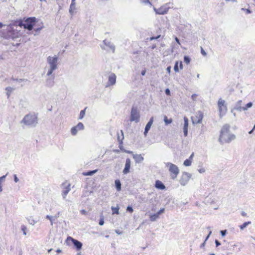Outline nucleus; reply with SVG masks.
<instances>
[{"label": "nucleus", "instance_id": "21", "mask_svg": "<svg viewBox=\"0 0 255 255\" xmlns=\"http://www.w3.org/2000/svg\"><path fill=\"white\" fill-rule=\"evenodd\" d=\"M155 186L156 188L159 189L163 190L165 189V185L163 184V183L161 181L159 180H157L155 182Z\"/></svg>", "mask_w": 255, "mask_h": 255}, {"label": "nucleus", "instance_id": "38", "mask_svg": "<svg viewBox=\"0 0 255 255\" xmlns=\"http://www.w3.org/2000/svg\"><path fill=\"white\" fill-rule=\"evenodd\" d=\"M178 62H176L175 64L174 67V70L175 72H178Z\"/></svg>", "mask_w": 255, "mask_h": 255}, {"label": "nucleus", "instance_id": "42", "mask_svg": "<svg viewBox=\"0 0 255 255\" xmlns=\"http://www.w3.org/2000/svg\"><path fill=\"white\" fill-rule=\"evenodd\" d=\"M164 210H165L164 208H162V209H160V210L156 213L159 216L160 214L164 213Z\"/></svg>", "mask_w": 255, "mask_h": 255}, {"label": "nucleus", "instance_id": "28", "mask_svg": "<svg viewBox=\"0 0 255 255\" xmlns=\"http://www.w3.org/2000/svg\"><path fill=\"white\" fill-rule=\"evenodd\" d=\"M115 186L118 191L121 190V183L119 180H116L115 181Z\"/></svg>", "mask_w": 255, "mask_h": 255}, {"label": "nucleus", "instance_id": "20", "mask_svg": "<svg viewBox=\"0 0 255 255\" xmlns=\"http://www.w3.org/2000/svg\"><path fill=\"white\" fill-rule=\"evenodd\" d=\"M242 101H238L235 104L234 109L241 112L243 110V107L242 106Z\"/></svg>", "mask_w": 255, "mask_h": 255}, {"label": "nucleus", "instance_id": "41", "mask_svg": "<svg viewBox=\"0 0 255 255\" xmlns=\"http://www.w3.org/2000/svg\"><path fill=\"white\" fill-rule=\"evenodd\" d=\"M220 233H221V236L222 237H224V236H225L226 235V234L227 233V230H225L221 231Z\"/></svg>", "mask_w": 255, "mask_h": 255}, {"label": "nucleus", "instance_id": "14", "mask_svg": "<svg viewBox=\"0 0 255 255\" xmlns=\"http://www.w3.org/2000/svg\"><path fill=\"white\" fill-rule=\"evenodd\" d=\"M63 185L64 186V187L62 192V196L63 199H65L66 197V196L71 190V188L70 184H66V183H65L63 184Z\"/></svg>", "mask_w": 255, "mask_h": 255}, {"label": "nucleus", "instance_id": "57", "mask_svg": "<svg viewBox=\"0 0 255 255\" xmlns=\"http://www.w3.org/2000/svg\"><path fill=\"white\" fill-rule=\"evenodd\" d=\"M175 40L179 44H180V42H179V39L177 38V37H175Z\"/></svg>", "mask_w": 255, "mask_h": 255}, {"label": "nucleus", "instance_id": "47", "mask_svg": "<svg viewBox=\"0 0 255 255\" xmlns=\"http://www.w3.org/2000/svg\"><path fill=\"white\" fill-rule=\"evenodd\" d=\"M14 181H15V182L17 183V182H18L19 181V179L18 178H17L16 175H14Z\"/></svg>", "mask_w": 255, "mask_h": 255}, {"label": "nucleus", "instance_id": "61", "mask_svg": "<svg viewBox=\"0 0 255 255\" xmlns=\"http://www.w3.org/2000/svg\"><path fill=\"white\" fill-rule=\"evenodd\" d=\"M61 252H62L61 250H60V249H58V250H57V251H56V252H57V253H61Z\"/></svg>", "mask_w": 255, "mask_h": 255}, {"label": "nucleus", "instance_id": "23", "mask_svg": "<svg viewBox=\"0 0 255 255\" xmlns=\"http://www.w3.org/2000/svg\"><path fill=\"white\" fill-rule=\"evenodd\" d=\"M59 215V213L58 214ZM58 217V215L55 216H52L50 215H47L46 216V218L49 220L50 221L51 225L52 226L53 225L54 221L57 219Z\"/></svg>", "mask_w": 255, "mask_h": 255}, {"label": "nucleus", "instance_id": "58", "mask_svg": "<svg viewBox=\"0 0 255 255\" xmlns=\"http://www.w3.org/2000/svg\"><path fill=\"white\" fill-rule=\"evenodd\" d=\"M82 214H85L87 212L85 210H82L81 211Z\"/></svg>", "mask_w": 255, "mask_h": 255}, {"label": "nucleus", "instance_id": "1", "mask_svg": "<svg viewBox=\"0 0 255 255\" xmlns=\"http://www.w3.org/2000/svg\"><path fill=\"white\" fill-rule=\"evenodd\" d=\"M38 123V115L34 113H30L24 116L20 121V124L23 128L35 127Z\"/></svg>", "mask_w": 255, "mask_h": 255}, {"label": "nucleus", "instance_id": "32", "mask_svg": "<svg viewBox=\"0 0 255 255\" xmlns=\"http://www.w3.org/2000/svg\"><path fill=\"white\" fill-rule=\"evenodd\" d=\"M164 121L165 125H167L172 122V120L171 119H168L166 116H164Z\"/></svg>", "mask_w": 255, "mask_h": 255}, {"label": "nucleus", "instance_id": "34", "mask_svg": "<svg viewBox=\"0 0 255 255\" xmlns=\"http://www.w3.org/2000/svg\"><path fill=\"white\" fill-rule=\"evenodd\" d=\"M119 207H112V210L113 211V214H119Z\"/></svg>", "mask_w": 255, "mask_h": 255}, {"label": "nucleus", "instance_id": "30", "mask_svg": "<svg viewBox=\"0 0 255 255\" xmlns=\"http://www.w3.org/2000/svg\"><path fill=\"white\" fill-rule=\"evenodd\" d=\"M26 219L28 221L29 224L32 225H34L35 224H36L37 222V221H35V220L32 219L31 217L29 218H27Z\"/></svg>", "mask_w": 255, "mask_h": 255}, {"label": "nucleus", "instance_id": "53", "mask_svg": "<svg viewBox=\"0 0 255 255\" xmlns=\"http://www.w3.org/2000/svg\"><path fill=\"white\" fill-rule=\"evenodd\" d=\"M146 73V70H142L141 72V74L142 75V76H144L145 74Z\"/></svg>", "mask_w": 255, "mask_h": 255}, {"label": "nucleus", "instance_id": "15", "mask_svg": "<svg viewBox=\"0 0 255 255\" xmlns=\"http://www.w3.org/2000/svg\"><path fill=\"white\" fill-rule=\"evenodd\" d=\"M130 164H131L130 159L129 158L126 159L125 166L123 171V173L124 174H127L129 172V169L130 168Z\"/></svg>", "mask_w": 255, "mask_h": 255}, {"label": "nucleus", "instance_id": "45", "mask_svg": "<svg viewBox=\"0 0 255 255\" xmlns=\"http://www.w3.org/2000/svg\"><path fill=\"white\" fill-rule=\"evenodd\" d=\"M141 2L144 3H149L151 4L149 0H140Z\"/></svg>", "mask_w": 255, "mask_h": 255}, {"label": "nucleus", "instance_id": "4", "mask_svg": "<svg viewBox=\"0 0 255 255\" xmlns=\"http://www.w3.org/2000/svg\"><path fill=\"white\" fill-rule=\"evenodd\" d=\"M165 164L166 167H169V171L171 173V178L172 179H175L179 173V169L178 167L176 165L171 162H167Z\"/></svg>", "mask_w": 255, "mask_h": 255}, {"label": "nucleus", "instance_id": "25", "mask_svg": "<svg viewBox=\"0 0 255 255\" xmlns=\"http://www.w3.org/2000/svg\"><path fill=\"white\" fill-rule=\"evenodd\" d=\"M98 171L97 169L89 171L87 172H84L83 174L85 176H91L94 174L96 173Z\"/></svg>", "mask_w": 255, "mask_h": 255}, {"label": "nucleus", "instance_id": "17", "mask_svg": "<svg viewBox=\"0 0 255 255\" xmlns=\"http://www.w3.org/2000/svg\"><path fill=\"white\" fill-rule=\"evenodd\" d=\"M184 126H183V132L184 135L186 137L188 134V119L186 117L184 118Z\"/></svg>", "mask_w": 255, "mask_h": 255}, {"label": "nucleus", "instance_id": "48", "mask_svg": "<svg viewBox=\"0 0 255 255\" xmlns=\"http://www.w3.org/2000/svg\"><path fill=\"white\" fill-rule=\"evenodd\" d=\"M5 90L7 91L8 92H11L12 90V89L10 87H8L6 88Z\"/></svg>", "mask_w": 255, "mask_h": 255}, {"label": "nucleus", "instance_id": "36", "mask_svg": "<svg viewBox=\"0 0 255 255\" xmlns=\"http://www.w3.org/2000/svg\"><path fill=\"white\" fill-rule=\"evenodd\" d=\"M85 110H86V109H85L83 110H82L80 112V115H79V119H82L84 118V117L85 115Z\"/></svg>", "mask_w": 255, "mask_h": 255}, {"label": "nucleus", "instance_id": "60", "mask_svg": "<svg viewBox=\"0 0 255 255\" xmlns=\"http://www.w3.org/2000/svg\"><path fill=\"white\" fill-rule=\"evenodd\" d=\"M205 242H206V241H205L203 243H202V244L201 245V246H200V247H201V248H202V247H204L205 244Z\"/></svg>", "mask_w": 255, "mask_h": 255}, {"label": "nucleus", "instance_id": "56", "mask_svg": "<svg viewBox=\"0 0 255 255\" xmlns=\"http://www.w3.org/2000/svg\"><path fill=\"white\" fill-rule=\"evenodd\" d=\"M193 156H194V153H192L188 159H190L192 161Z\"/></svg>", "mask_w": 255, "mask_h": 255}, {"label": "nucleus", "instance_id": "10", "mask_svg": "<svg viewBox=\"0 0 255 255\" xmlns=\"http://www.w3.org/2000/svg\"><path fill=\"white\" fill-rule=\"evenodd\" d=\"M70 241L73 243L77 250H80L81 249L82 247V243L77 240L72 238L71 237H68L66 240V242L68 244H69Z\"/></svg>", "mask_w": 255, "mask_h": 255}, {"label": "nucleus", "instance_id": "19", "mask_svg": "<svg viewBox=\"0 0 255 255\" xmlns=\"http://www.w3.org/2000/svg\"><path fill=\"white\" fill-rule=\"evenodd\" d=\"M133 158L136 163H141L144 159L143 157L141 154H133Z\"/></svg>", "mask_w": 255, "mask_h": 255}, {"label": "nucleus", "instance_id": "49", "mask_svg": "<svg viewBox=\"0 0 255 255\" xmlns=\"http://www.w3.org/2000/svg\"><path fill=\"white\" fill-rule=\"evenodd\" d=\"M165 94L167 95H169L170 94V91L169 89H166L165 91Z\"/></svg>", "mask_w": 255, "mask_h": 255}, {"label": "nucleus", "instance_id": "5", "mask_svg": "<svg viewBox=\"0 0 255 255\" xmlns=\"http://www.w3.org/2000/svg\"><path fill=\"white\" fill-rule=\"evenodd\" d=\"M172 5V3H166L159 8L156 9L154 8V10L157 14H165L168 12L169 8L173 7Z\"/></svg>", "mask_w": 255, "mask_h": 255}, {"label": "nucleus", "instance_id": "43", "mask_svg": "<svg viewBox=\"0 0 255 255\" xmlns=\"http://www.w3.org/2000/svg\"><path fill=\"white\" fill-rule=\"evenodd\" d=\"M41 25H42L40 27L35 29V30L36 31V32H39V31H40L42 29V28L43 27L42 23H41Z\"/></svg>", "mask_w": 255, "mask_h": 255}, {"label": "nucleus", "instance_id": "46", "mask_svg": "<svg viewBox=\"0 0 255 255\" xmlns=\"http://www.w3.org/2000/svg\"><path fill=\"white\" fill-rule=\"evenodd\" d=\"M201 53L203 56H206L207 55L206 52L204 50V49L202 47L201 49Z\"/></svg>", "mask_w": 255, "mask_h": 255}, {"label": "nucleus", "instance_id": "6", "mask_svg": "<svg viewBox=\"0 0 255 255\" xmlns=\"http://www.w3.org/2000/svg\"><path fill=\"white\" fill-rule=\"evenodd\" d=\"M36 18L34 17L28 18L24 23L22 24V26H23L24 28L31 30L36 22Z\"/></svg>", "mask_w": 255, "mask_h": 255}, {"label": "nucleus", "instance_id": "7", "mask_svg": "<svg viewBox=\"0 0 255 255\" xmlns=\"http://www.w3.org/2000/svg\"><path fill=\"white\" fill-rule=\"evenodd\" d=\"M218 106L220 117H222L227 112V107L225 105V101L222 99H220L218 102Z\"/></svg>", "mask_w": 255, "mask_h": 255}, {"label": "nucleus", "instance_id": "31", "mask_svg": "<svg viewBox=\"0 0 255 255\" xmlns=\"http://www.w3.org/2000/svg\"><path fill=\"white\" fill-rule=\"evenodd\" d=\"M192 161L190 159H186L183 163V165L185 166H189L191 165Z\"/></svg>", "mask_w": 255, "mask_h": 255}, {"label": "nucleus", "instance_id": "55", "mask_svg": "<svg viewBox=\"0 0 255 255\" xmlns=\"http://www.w3.org/2000/svg\"><path fill=\"white\" fill-rule=\"evenodd\" d=\"M197 97V95L196 94H193L192 95V99L193 100H195L196 97Z\"/></svg>", "mask_w": 255, "mask_h": 255}, {"label": "nucleus", "instance_id": "52", "mask_svg": "<svg viewBox=\"0 0 255 255\" xmlns=\"http://www.w3.org/2000/svg\"><path fill=\"white\" fill-rule=\"evenodd\" d=\"M160 36V35H158L156 37H152L150 38V40H153V39H158Z\"/></svg>", "mask_w": 255, "mask_h": 255}, {"label": "nucleus", "instance_id": "11", "mask_svg": "<svg viewBox=\"0 0 255 255\" xmlns=\"http://www.w3.org/2000/svg\"><path fill=\"white\" fill-rule=\"evenodd\" d=\"M116 79V75L114 73H111L108 77V82L107 84L106 87L115 85Z\"/></svg>", "mask_w": 255, "mask_h": 255}, {"label": "nucleus", "instance_id": "54", "mask_svg": "<svg viewBox=\"0 0 255 255\" xmlns=\"http://www.w3.org/2000/svg\"><path fill=\"white\" fill-rule=\"evenodd\" d=\"M170 69H171V67L170 66H168L166 68V70H167V72H168L169 73H170Z\"/></svg>", "mask_w": 255, "mask_h": 255}, {"label": "nucleus", "instance_id": "18", "mask_svg": "<svg viewBox=\"0 0 255 255\" xmlns=\"http://www.w3.org/2000/svg\"><path fill=\"white\" fill-rule=\"evenodd\" d=\"M104 44L109 47L111 50H112L113 52H115V45L111 42L107 40H104L103 41Z\"/></svg>", "mask_w": 255, "mask_h": 255}, {"label": "nucleus", "instance_id": "63", "mask_svg": "<svg viewBox=\"0 0 255 255\" xmlns=\"http://www.w3.org/2000/svg\"><path fill=\"white\" fill-rule=\"evenodd\" d=\"M254 130H253V129H252L251 130H250L249 132V134H252L253 133V132L254 131Z\"/></svg>", "mask_w": 255, "mask_h": 255}, {"label": "nucleus", "instance_id": "44", "mask_svg": "<svg viewBox=\"0 0 255 255\" xmlns=\"http://www.w3.org/2000/svg\"><path fill=\"white\" fill-rule=\"evenodd\" d=\"M99 225L100 226H103L104 224V218H101L100 220V221H99Z\"/></svg>", "mask_w": 255, "mask_h": 255}, {"label": "nucleus", "instance_id": "22", "mask_svg": "<svg viewBox=\"0 0 255 255\" xmlns=\"http://www.w3.org/2000/svg\"><path fill=\"white\" fill-rule=\"evenodd\" d=\"M197 115L196 116L197 118V120L195 121L196 123H200L203 119V115L201 112L198 111L197 113Z\"/></svg>", "mask_w": 255, "mask_h": 255}, {"label": "nucleus", "instance_id": "62", "mask_svg": "<svg viewBox=\"0 0 255 255\" xmlns=\"http://www.w3.org/2000/svg\"><path fill=\"white\" fill-rule=\"evenodd\" d=\"M116 233L119 235L121 234V232H120L119 231H118V230H116Z\"/></svg>", "mask_w": 255, "mask_h": 255}, {"label": "nucleus", "instance_id": "37", "mask_svg": "<svg viewBox=\"0 0 255 255\" xmlns=\"http://www.w3.org/2000/svg\"><path fill=\"white\" fill-rule=\"evenodd\" d=\"M21 229L22 231H23V234L24 235H26V231L27 230L26 227L24 225H22L21 226Z\"/></svg>", "mask_w": 255, "mask_h": 255}, {"label": "nucleus", "instance_id": "27", "mask_svg": "<svg viewBox=\"0 0 255 255\" xmlns=\"http://www.w3.org/2000/svg\"><path fill=\"white\" fill-rule=\"evenodd\" d=\"M7 174L3 175L1 177H0V193L2 191V183L5 181V177Z\"/></svg>", "mask_w": 255, "mask_h": 255}, {"label": "nucleus", "instance_id": "29", "mask_svg": "<svg viewBox=\"0 0 255 255\" xmlns=\"http://www.w3.org/2000/svg\"><path fill=\"white\" fill-rule=\"evenodd\" d=\"M251 224V222L248 221L245 222L242 225L240 226V228L241 230H243L245 228H246L248 225Z\"/></svg>", "mask_w": 255, "mask_h": 255}, {"label": "nucleus", "instance_id": "9", "mask_svg": "<svg viewBox=\"0 0 255 255\" xmlns=\"http://www.w3.org/2000/svg\"><path fill=\"white\" fill-rule=\"evenodd\" d=\"M191 178V174L187 172H184L182 174V176L179 180L180 184L182 186L186 185Z\"/></svg>", "mask_w": 255, "mask_h": 255}, {"label": "nucleus", "instance_id": "3", "mask_svg": "<svg viewBox=\"0 0 255 255\" xmlns=\"http://www.w3.org/2000/svg\"><path fill=\"white\" fill-rule=\"evenodd\" d=\"M58 57L56 55L54 56H49L47 58V63L48 64L47 76L51 75L53 72L58 68Z\"/></svg>", "mask_w": 255, "mask_h": 255}, {"label": "nucleus", "instance_id": "24", "mask_svg": "<svg viewBox=\"0 0 255 255\" xmlns=\"http://www.w3.org/2000/svg\"><path fill=\"white\" fill-rule=\"evenodd\" d=\"M75 9L76 3H71L69 8V12L71 15H73L74 14Z\"/></svg>", "mask_w": 255, "mask_h": 255}, {"label": "nucleus", "instance_id": "64", "mask_svg": "<svg viewBox=\"0 0 255 255\" xmlns=\"http://www.w3.org/2000/svg\"><path fill=\"white\" fill-rule=\"evenodd\" d=\"M180 67L181 69H182V62H180Z\"/></svg>", "mask_w": 255, "mask_h": 255}, {"label": "nucleus", "instance_id": "12", "mask_svg": "<svg viewBox=\"0 0 255 255\" xmlns=\"http://www.w3.org/2000/svg\"><path fill=\"white\" fill-rule=\"evenodd\" d=\"M84 128V126L82 123H79L78 125L73 127L71 129V134L73 135H75L78 130H83Z\"/></svg>", "mask_w": 255, "mask_h": 255}, {"label": "nucleus", "instance_id": "40", "mask_svg": "<svg viewBox=\"0 0 255 255\" xmlns=\"http://www.w3.org/2000/svg\"><path fill=\"white\" fill-rule=\"evenodd\" d=\"M241 10H242L246 11V13H248V14L251 13L252 12L251 10L250 9H246V8H242Z\"/></svg>", "mask_w": 255, "mask_h": 255}, {"label": "nucleus", "instance_id": "51", "mask_svg": "<svg viewBox=\"0 0 255 255\" xmlns=\"http://www.w3.org/2000/svg\"><path fill=\"white\" fill-rule=\"evenodd\" d=\"M198 171L200 173H204L205 171V170L204 168H201V169L198 170Z\"/></svg>", "mask_w": 255, "mask_h": 255}, {"label": "nucleus", "instance_id": "33", "mask_svg": "<svg viewBox=\"0 0 255 255\" xmlns=\"http://www.w3.org/2000/svg\"><path fill=\"white\" fill-rule=\"evenodd\" d=\"M253 103L252 102H249L246 105L245 107H243V111H246L248 110V109L252 107Z\"/></svg>", "mask_w": 255, "mask_h": 255}, {"label": "nucleus", "instance_id": "2", "mask_svg": "<svg viewBox=\"0 0 255 255\" xmlns=\"http://www.w3.org/2000/svg\"><path fill=\"white\" fill-rule=\"evenodd\" d=\"M230 126L229 125L226 124L223 127L221 130L219 140L222 144L229 143L236 138L235 134L230 133Z\"/></svg>", "mask_w": 255, "mask_h": 255}, {"label": "nucleus", "instance_id": "39", "mask_svg": "<svg viewBox=\"0 0 255 255\" xmlns=\"http://www.w3.org/2000/svg\"><path fill=\"white\" fill-rule=\"evenodd\" d=\"M127 211L131 213L133 212V210L132 207L128 206L127 208Z\"/></svg>", "mask_w": 255, "mask_h": 255}, {"label": "nucleus", "instance_id": "26", "mask_svg": "<svg viewBox=\"0 0 255 255\" xmlns=\"http://www.w3.org/2000/svg\"><path fill=\"white\" fill-rule=\"evenodd\" d=\"M159 215L156 213L153 215H151L150 216V220L152 222L156 221L157 219L159 218Z\"/></svg>", "mask_w": 255, "mask_h": 255}, {"label": "nucleus", "instance_id": "13", "mask_svg": "<svg viewBox=\"0 0 255 255\" xmlns=\"http://www.w3.org/2000/svg\"><path fill=\"white\" fill-rule=\"evenodd\" d=\"M45 81V86L49 88H51L54 85V74H51L50 76H47Z\"/></svg>", "mask_w": 255, "mask_h": 255}, {"label": "nucleus", "instance_id": "16", "mask_svg": "<svg viewBox=\"0 0 255 255\" xmlns=\"http://www.w3.org/2000/svg\"><path fill=\"white\" fill-rule=\"evenodd\" d=\"M153 117H151L145 126V128L144 129V135L145 136H146L147 135V133L148 132V131L149 130L153 124Z\"/></svg>", "mask_w": 255, "mask_h": 255}, {"label": "nucleus", "instance_id": "59", "mask_svg": "<svg viewBox=\"0 0 255 255\" xmlns=\"http://www.w3.org/2000/svg\"><path fill=\"white\" fill-rule=\"evenodd\" d=\"M242 215L243 216H247V213H245V212H243L242 213Z\"/></svg>", "mask_w": 255, "mask_h": 255}, {"label": "nucleus", "instance_id": "35", "mask_svg": "<svg viewBox=\"0 0 255 255\" xmlns=\"http://www.w3.org/2000/svg\"><path fill=\"white\" fill-rule=\"evenodd\" d=\"M184 61L185 63H186L187 64H188L190 63L191 61L190 58L188 56H185L184 57Z\"/></svg>", "mask_w": 255, "mask_h": 255}, {"label": "nucleus", "instance_id": "8", "mask_svg": "<svg viewBox=\"0 0 255 255\" xmlns=\"http://www.w3.org/2000/svg\"><path fill=\"white\" fill-rule=\"evenodd\" d=\"M140 119L139 112L135 107H132L131 110L130 121L135 122L136 123L139 122Z\"/></svg>", "mask_w": 255, "mask_h": 255}, {"label": "nucleus", "instance_id": "50", "mask_svg": "<svg viewBox=\"0 0 255 255\" xmlns=\"http://www.w3.org/2000/svg\"><path fill=\"white\" fill-rule=\"evenodd\" d=\"M215 244H216V247H218L221 245V243H220V242L219 241H218L217 240H215Z\"/></svg>", "mask_w": 255, "mask_h": 255}]
</instances>
